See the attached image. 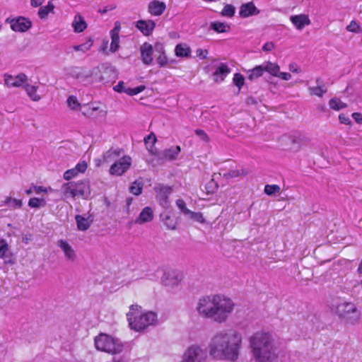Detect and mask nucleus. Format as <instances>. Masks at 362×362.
I'll return each mask as SVG.
<instances>
[{
	"label": "nucleus",
	"instance_id": "21",
	"mask_svg": "<svg viewBox=\"0 0 362 362\" xmlns=\"http://www.w3.org/2000/svg\"><path fill=\"white\" fill-rule=\"evenodd\" d=\"M259 13V10L253 2L243 4L240 8L239 14L242 18H247Z\"/></svg>",
	"mask_w": 362,
	"mask_h": 362
},
{
	"label": "nucleus",
	"instance_id": "39",
	"mask_svg": "<svg viewBox=\"0 0 362 362\" xmlns=\"http://www.w3.org/2000/svg\"><path fill=\"white\" fill-rule=\"evenodd\" d=\"M186 217L200 223H204L205 222V219L203 216V214L200 212H194L192 211L191 210L187 211Z\"/></svg>",
	"mask_w": 362,
	"mask_h": 362
},
{
	"label": "nucleus",
	"instance_id": "64",
	"mask_svg": "<svg viewBox=\"0 0 362 362\" xmlns=\"http://www.w3.org/2000/svg\"><path fill=\"white\" fill-rule=\"evenodd\" d=\"M33 192H34V191H33V185H32V186H31L28 189H27V190L25 191V193H26L28 195H29V194H32Z\"/></svg>",
	"mask_w": 362,
	"mask_h": 362
},
{
	"label": "nucleus",
	"instance_id": "17",
	"mask_svg": "<svg viewBox=\"0 0 362 362\" xmlns=\"http://www.w3.org/2000/svg\"><path fill=\"white\" fill-rule=\"evenodd\" d=\"M87 167L86 161L79 162L75 168L66 170L64 173L63 177L66 180H70L78 176L79 173H83L86 170Z\"/></svg>",
	"mask_w": 362,
	"mask_h": 362
},
{
	"label": "nucleus",
	"instance_id": "58",
	"mask_svg": "<svg viewBox=\"0 0 362 362\" xmlns=\"http://www.w3.org/2000/svg\"><path fill=\"white\" fill-rule=\"evenodd\" d=\"M274 45L272 42H266L263 47L262 49L265 52L271 51L274 49Z\"/></svg>",
	"mask_w": 362,
	"mask_h": 362
},
{
	"label": "nucleus",
	"instance_id": "50",
	"mask_svg": "<svg viewBox=\"0 0 362 362\" xmlns=\"http://www.w3.org/2000/svg\"><path fill=\"white\" fill-rule=\"evenodd\" d=\"M234 84L238 87L239 90L242 88L244 84L245 78L243 76L239 73H236L233 76V78Z\"/></svg>",
	"mask_w": 362,
	"mask_h": 362
},
{
	"label": "nucleus",
	"instance_id": "12",
	"mask_svg": "<svg viewBox=\"0 0 362 362\" xmlns=\"http://www.w3.org/2000/svg\"><path fill=\"white\" fill-rule=\"evenodd\" d=\"M182 279V274L181 272L175 270H169L165 272L162 277V282L165 286L173 288L177 286Z\"/></svg>",
	"mask_w": 362,
	"mask_h": 362
},
{
	"label": "nucleus",
	"instance_id": "57",
	"mask_svg": "<svg viewBox=\"0 0 362 362\" xmlns=\"http://www.w3.org/2000/svg\"><path fill=\"white\" fill-rule=\"evenodd\" d=\"M197 56L200 59H206L208 54V51L206 49H198L196 51Z\"/></svg>",
	"mask_w": 362,
	"mask_h": 362
},
{
	"label": "nucleus",
	"instance_id": "48",
	"mask_svg": "<svg viewBox=\"0 0 362 362\" xmlns=\"http://www.w3.org/2000/svg\"><path fill=\"white\" fill-rule=\"evenodd\" d=\"M235 8L230 4H227L224 6L221 11V15L226 17H232L234 16Z\"/></svg>",
	"mask_w": 362,
	"mask_h": 362
},
{
	"label": "nucleus",
	"instance_id": "55",
	"mask_svg": "<svg viewBox=\"0 0 362 362\" xmlns=\"http://www.w3.org/2000/svg\"><path fill=\"white\" fill-rule=\"evenodd\" d=\"M339 120L341 124H344L346 125H350L351 122L348 116H346L344 114H340L339 115Z\"/></svg>",
	"mask_w": 362,
	"mask_h": 362
},
{
	"label": "nucleus",
	"instance_id": "30",
	"mask_svg": "<svg viewBox=\"0 0 362 362\" xmlns=\"http://www.w3.org/2000/svg\"><path fill=\"white\" fill-rule=\"evenodd\" d=\"M247 78L250 81H254L259 77H261L264 73V68L262 64L256 66L252 69H249L247 71Z\"/></svg>",
	"mask_w": 362,
	"mask_h": 362
},
{
	"label": "nucleus",
	"instance_id": "11",
	"mask_svg": "<svg viewBox=\"0 0 362 362\" xmlns=\"http://www.w3.org/2000/svg\"><path fill=\"white\" fill-rule=\"evenodd\" d=\"M66 72L68 76L79 81H85L92 76V72L85 67L71 66L66 69Z\"/></svg>",
	"mask_w": 362,
	"mask_h": 362
},
{
	"label": "nucleus",
	"instance_id": "24",
	"mask_svg": "<svg viewBox=\"0 0 362 362\" xmlns=\"http://www.w3.org/2000/svg\"><path fill=\"white\" fill-rule=\"evenodd\" d=\"M165 9V4L158 0H153L148 4V12L153 16H160Z\"/></svg>",
	"mask_w": 362,
	"mask_h": 362
},
{
	"label": "nucleus",
	"instance_id": "38",
	"mask_svg": "<svg viewBox=\"0 0 362 362\" xmlns=\"http://www.w3.org/2000/svg\"><path fill=\"white\" fill-rule=\"evenodd\" d=\"M143 185L144 184L141 180H136L132 182L129 187V191L134 195H139L142 192Z\"/></svg>",
	"mask_w": 362,
	"mask_h": 362
},
{
	"label": "nucleus",
	"instance_id": "9",
	"mask_svg": "<svg viewBox=\"0 0 362 362\" xmlns=\"http://www.w3.org/2000/svg\"><path fill=\"white\" fill-rule=\"evenodd\" d=\"M131 165L132 158L127 156H123L111 165L110 173L113 175L120 176L130 168Z\"/></svg>",
	"mask_w": 362,
	"mask_h": 362
},
{
	"label": "nucleus",
	"instance_id": "41",
	"mask_svg": "<svg viewBox=\"0 0 362 362\" xmlns=\"http://www.w3.org/2000/svg\"><path fill=\"white\" fill-rule=\"evenodd\" d=\"M111 37V44L110 47V51L111 52H117L119 48V36L115 32Z\"/></svg>",
	"mask_w": 362,
	"mask_h": 362
},
{
	"label": "nucleus",
	"instance_id": "36",
	"mask_svg": "<svg viewBox=\"0 0 362 362\" xmlns=\"http://www.w3.org/2000/svg\"><path fill=\"white\" fill-rule=\"evenodd\" d=\"M77 228L80 230H86L90 226V221L88 218H85L80 215H76L75 217Z\"/></svg>",
	"mask_w": 362,
	"mask_h": 362
},
{
	"label": "nucleus",
	"instance_id": "56",
	"mask_svg": "<svg viewBox=\"0 0 362 362\" xmlns=\"http://www.w3.org/2000/svg\"><path fill=\"white\" fill-rule=\"evenodd\" d=\"M276 77H279L281 79L288 81L291 78V75L289 73L286 72H280V70L279 71L278 74Z\"/></svg>",
	"mask_w": 362,
	"mask_h": 362
},
{
	"label": "nucleus",
	"instance_id": "37",
	"mask_svg": "<svg viewBox=\"0 0 362 362\" xmlns=\"http://www.w3.org/2000/svg\"><path fill=\"white\" fill-rule=\"evenodd\" d=\"M93 45V40L92 38H89L86 42L73 46V49L75 52H86L88 51Z\"/></svg>",
	"mask_w": 362,
	"mask_h": 362
},
{
	"label": "nucleus",
	"instance_id": "10",
	"mask_svg": "<svg viewBox=\"0 0 362 362\" xmlns=\"http://www.w3.org/2000/svg\"><path fill=\"white\" fill-rule=\"evenodd\" d=\"M154 190L156 192V198L160 205L165 209L168 208L170 205L168 196L172 192L171 187L159 184L155 186Z\"/></svg>",
	"mask_w": 362,
	"mask_h": 362
},
{
	"label": "nucleus",
	"instance_id": "44",
	"mask_svg": "<svg viewBox=\"0 0 362 362\" xmlns=\"http://www.w3.org/2000/svg\"><path fill=\"white\" fill-rule=\"evenodd\" d=\"M8 250L9 247L7 241L5 239L0 238V258L4 259L6 257Z\"/></svg>",
	"mask_w": 362,
	"mask_h": 362
},
{
	"label": "nucleus",
	"instance_id": "33",
	"mask_svg": "<svg viewBox=\"0 0 362 362\" xmlns=\"http://www.w3.org/2000/svg\"><path fill=\"white\" fill-rule=\"evenodd\" d=\"M175 55L179 57H188L191 54V49L185 44H178L175 49Z\"/></svg>",
	"mask_w": 362,
	"mask_h": 362
},
{
	"label": "nucleus",
	"instance_id": "31",
	"mask_svg": "<svg viewBox=\"0 0 362 362\" xmlns=\"http://www.w3.org/2000/svg\"><path fill=\"white\" fill-rule=\"evenodd\" d=\"M38 87L30 84H25L24 89L29 98L33 101H39L41 97L37 93Z\"/></svg>",
	"mask_w": 362,
	"mask_h": 362
},
{
	"label": "nucleus",
	"instance_id": "34",
	"mask_svg": "<svg viewBox=\"0 0 362 362\" xmlns=\"http://www.w3.org/2000/svg\"><path fill=\"white\" fill-rule=\"evenodd\" d=\"M317 86L315 87H309L308 90L310 95H315L319 97H322L323 94L327 92V88L324 84H320V78L316 80Z\"/></svg>",
	"mask_w": 362,
	"mask_h": 362
},
{
	"label": "nucleus",
	"instance_id": "53",
	"mask_svg": "<svg viewBox=\"0 0 362 362\" xmlns=\"http://www.w3.org/2000/svg\"><path fill=\"white\" fill-rule=\"evenodd\" d=\"M6 204L12 203L13 206L16 208H20L22 205V202L21 200L16 199H12L11 197H8L6 200Z\"/></svg>",
	"mask_w": 362,
	"mask_h": 362
},
{
	"label": "nucleus",
	"instance_id": "49",
	"mask_svg": "<svg viewBox=\"0 0 362 362\" xmlns=\"http://www.w3.org/2000/svg\"><path fill=\"white\" fill-rule=\"evenodd\" d=\"M346 30L349 32L355 33H362V29L360 25L354 21H352L349 25L346 27Z\"/></svg>",
	"mask_w": 362,
	"mask_h": 362
},
{
	"label": "nucleus",
	"instance_id": "16",
	"mask_svg": "<svg viewBox=\"0 0 362 362\" xmlns=\"http://www.w3.org/2000/svg\"><path fill=\"white\" fill-rule=\"evenodd\" d=\"M31 21L24 17H19L11 21V28L16 32H25L31 27Z\"/></svg>",
	"mask_w": 362,
	"mask_h": 362
},
{
	"label": "nucleus",
	"instance_id": "32",
	"mask_svg": "<svg viewBox=\"0 0 362 362\" xmlns=\"http://www.w3.org/2000/svg\"><path fill=\"white\" fill-rule=\"evenodd\" d=\"M262 64L264 68V72H267L274 76H276V75L279 73V71L280 70L279 66L276 63H273L268 61L264 62Z\"/></svg>",
	"mask_w": 362,
	"mask_h": 362
},
{
	"label": "nucleus",
	"instance_id": "23",
	"mask_svg": "<svg viewBox=\"0 0 362 362\" xmlns=\"http://www.w3.org/2000/svg\"><path fill=\"white\" fill-rule=\"evenodd\" d=\"M155 52L158 54L157 57V62L160 66L163 67L168 64V59L165 53V49L163 44L160 42H156L154 45Z\"/></svg>",
	"mask_w": 362,
	"mask_h": 362
},
{
	"label": "nucleus",
	"instance_id": "20",
	"mask_svg": "<svg viewBox=\"0 0 362 362\" xmlns=\"http://www.w3.org/2000/svg\"><path fill=\"white\" fill-rule=\"evenodd\" d=\"M156 23L152 20H139L136 23V27L144 35H150L154 30Z\"/></svg>",
	"mask_w": 362,
	"mask_h": 362
},
{
	"label": "nucleus",
	"instance_id": "60",
	"mask_svg": "<svg viewBox=\"0 0 362 362\" xmlns=\"http://www.w3.org/2000/svg\"><path fill=\"white\" fill-rule=\"evenodd\" d=\"M44 0H31L30 4L33 7H37L43 3Z\"/></svg>",
	"mask_w": 362,
	"mask_h": 362
},
{
	"label": "nucleus",
	"instance_id": "45",
	"mask_svg": "<svg viewBox=\"0 0 362 362\" xmlns=\"http://www.w3.org/2000/svg\"><path fill=\"white\" fill-rule=\"evenodd\" d=\"M68 106L73 110H76L81 107L77 98L74 95H70L67 99Z\"/></svg>",
	"mask_w": 362,
	"mask_h": 362
},
{
	"label": "nucleus",
	"instance_id": "19",
	"mask_svg": "<svg viewBox=\"0 0 362 362\" xmlns=\"http://www.w3.org/2000/svg\"><path fill=\"white\" fill-rule=\"evenodd\" d=\"M57 246L63 251L64 257L67 261L74 262L76 258V255L71 245L64 240H60L57 242Z\"/></svg>",
	"mask_w": 362,
	"mask_h": 362
},
{
	"label": "nucleus",
	"instance_id": "42",
	"mask_svg": "<svg viewBox=\"0 0 362 362\" xmlns=\"http://www.w3.org/2000/svg\"><path fill=\"white\" fill-rule=\"evenodd\" d=\"M329 107L334 110H339L346 107V104L338 98H332L329 103Z\"/></svg>",
	"mask_w": 362,
	"mask_h": 362
},
{
	"label": "nucleus",
	"instance_id": "14",
	"mask_svg": "<svg viewBox=\"0 0 362 362\" xmlns=\"http://www.w3.org/2000/svg\"><path fill=\"white\" fill-rule=\"evenodd\" d=\"M27 79V76L24 74H20L15 76L6 74L4 75V84L8 88H18L24 85Z\"/></svg>",
	"mask_w": 362,
	"mask_h": 362
},
{
	"label": "nucleus",
	"instance_id": "61",
	"mask_svg": "<svg viewBox=\"0 0 362 362\" xmlns=\"http://www.w3.org/2000/svg\"><path fill=\"white\" fill-rule=\"evenodd\" d=\"M119 30H120V25L118 22H116L115 28L110 31V35H112L115 32H116V33L117 35H119Z\"/></svg>",
	"mask_w": 362,
	"mask_h": 362
},
{
	"label": "nucleus",
	"instance_id": "5",
	"mask_svg": "<svg viewBox=\"0 0 362 362\" xmlns=\"http://www.w3.org/2000/svg\"><path fill=\"white\" fill-rule=\"evenodd\" d=\"M59 191L64 200L76 197L88 199L90 195V182L87 180L68 182L61 186Z\"/></svg>",
	"mask_w": 362,
	"mask_h": 362
},
{
	"label": "nucleus",
	"instance_id": "40",
	"mask_svg": "<svg viewBox=\"0 0 362 362\" xmlns=\"http://www.w3.org/2000/svg\"><path fill=\"white\" fill-rule=\"evenodd\" d=\"M46 201L44 198L33 197L29 199L28 206L31 208H40L46 206Z\"/></svg>",
	"mask_w": 362,
	"mask_h": 362
},
{
	"label": "nucleus",
	"instance_id": "28",
	"mask_svg": "<svg viewBox=\"0 0 362 362\" xmlns=\"http://www.w3.org/2000/svg\"><path fill=\"white\" fill-rule=\"evenodd\" d=\"M72 27L75 33H81L87 28V24L81 16L76 15L72 22Z\"/></svg>",
	"mask_w": 362,
	"mask_h": 362
},
{
	"label": "nucleus",
	"instance_id": "63",
	"mask_svg": "<svg viewBox=\"0 0 362 362\" xmlns=\"http://www.w3.org/2000/svg\"><path fill=\"white\" fill-rule=\"evenodd\" d=\"M170 220V218L168 216L165 218V224L168 226L169 228L174 229L175 228V224L168 225V221Z\"/></svg>",
	"mask_w": 362,
	"mask_h": 362
},
{
	"label": "nucleus",
	"instance_id": "29",
	"mask_svg": "<svg viewBox=\"0 0 362 362\" xmlns=\"http://www.w3.org/2000/svg\"><path fill=\"white\" fill-rule=\"evenodd\" d=\"M209 29L214 30L218 33H227L230 30V26L220 21H213L210 23Z\"/></svg>",
	"mask_w": 362,
	"mask_h": 362
},
{
	"label": "nucleus",
	"instance_id": "7",
	"mask_svg": "<svg viewBox=\"0 0 362 362\" xmlns=\"http://www.w3.org/2000/svg\"><path fill=\"white\" fill-rule=\"evenodd\" d=\"M336 313L347 324L350 325L356 324L361 317L360 312L351 303L344 302L339 303L336 308Z\"/></svg>",
	"mask_w": 362,
	"mask_h": 362
},
{
	"label": "nucleus",
	"instance_id": "2",
	"mask_svg": "<svg viewBox=\"0 0 362 362\" xmlns=\"http://www.w3.org/2000/svg\"><path fill=\"white\" fill-rule=\"evenodd\" d=\"M234 308L235 303L230 298L217 294L201 297L196 310L200 317L221 324L227 321Z\"/></svg>",
	"mask_w": 362,
	"mask_h": 362
},
{
	"label": "nucleus",
	"instance_id": "6",
	"mask_svg": "<svg viewBox=\"0 0 362 362\" xmlns=\"http://www.w3.org/2000/svg\"><path fill=\"white\" fill-rule=\"evenodd\" d=\"M95 346L98 350L111 354L120 353L123 349V345L119 339L103 333L95 338Z\"/></svg>",
	"mask_w": 362,
	"mask_h": 362
},
{
	"label": "nucleus",
	"instance_id": "59",
	"mask_svg": "<svg viewBox=\"0 0 362 362\" xmlns=\"http://www.w3.org/2000/svg\"><path fill=\"white\" fill-rule=\"evenodd\" d=\"M352 117L357 123H362V115L358 112H354L352 114Z\"/></svg>",
	"mask_w": 362,
	"mask_h": 362
},
{
	"label": "nucleus",
	"instance_id": "8",
	"mask_svg": "<svg viewBox=\"0 0 362 362\" xmlns=\"http://www.w3.org/2000/svg\"><path fill=\"white\" fill-rule=\"evenodd\" d=\"M206 351L198 345H192L185 351L182 362H205Z\"/></svg>",
	"mask_w": 362,
	"mask_h": 362
},
{
	"label": "nucleus",
	"instance_id": "62",
	"mask_svg": "<svg viewBox=\"0 0 362 362\" xmlns=\"http://www.w3.org/2000/svg\"><path fill=\"white\" fill-rule=\"evenodd\" d=\"M289 70L292 72L296 73H298L300 71V69L294 64H291L289 65Z\"/></svg>",
	"mask_w": 362,
	"mask_h": 362
},
{
	"label": "nucleus",
	"instance_id": "47",
	"mask_svg": "<svg viewBox=\"0 0 362 362\" xmlns=\"http://www.w3.org/2000/svg\"><path fill=\"white\" fill-rule=\"evenodd\" d=\"M247 172L244 169H239V170H230L227 174H225L224 176L227 178L230 177H237L239 176H243L247 175Z\"/></svg>",
	"mask_w": 362,
	"mask_h": 362
},
{
	"label": "nucleus",
	"instance_id": "35",
	"mask_svg": "<svg viewBox=\"0 0 362 362\" xmlns=\"http://www.w3.org/2000/svg\"><path fill=\"white\" fill-rule=\"evenodd\" d=\"M157 139L153 133H151L146 137L144 138V143L146 146L148 151L153 155H156V152L153 149V146L156 142Z\"/></svg>",
	"mask_w": 362,
	"mask_h": 362
},
{
	"label": "nucleus",
	"instance_id": "1",
	"mask_svg": "<svg viewBox=\"0 0 362 362\" xmlns=\"http://www.w3.org/2000/svg\"><path fill=\"white\" fill-rule=\"evenodd\" d=\"M242 334L234 329L216 332L209 344V354L216 360L234 362L238 360L242 347Z\"/></svg>",
	"mask_w": 362,
	"mask_h": 362
},
{
	"label": "nucleus",
	"instance_id": "26",
	"mask_svg": "<svg viewBox=\"0 0 362 362\" xmlns=\"http://www.w3.org/2000/svg\"><path fill=\"white\" fill-rule=\"evenodd\" d=\"M180 147L179 146H171L165 149L160 156V158L168 160H175L180 153Z\"/></svg>",
	"mask_w": 362,
	"mask_h": 362
},
{
	"label": "nucleus",
	"instance_id": "22",
	"mask_svg": "<svg viewBox=\"0 0 362 362\" xmlns=\"http://www.w3.org/2000/svg\"><path fill=\"white\" fill-rule=\"evenodd\" d=\"M113 89L118 93H125L129 95H135L142 92L145 89V86H139L134 88H126L124 87V83L123 81H119L115 86H114Z\"/></svg>",
	"mask_w": 362,
	"mask_h": 362
},
{
	"label": "nucleus",
	"instance_id": "13",
	"mask_svg": "<svg viewBox=\"0 0 362 362\" xmlns=\"http://www.w3.org/2000/svg\"><path fill=\"white\" fill-rule=\"evenodd\" d=\"M83 114L88 117L105 119L107 117V110L101 109L98 106H95L94 103L83 105Z\"/></svg>",
	"mask_w": 362,
	"mask_h": 362
},
{
	"label": "nucleus",
	"instance_id": "4",
	"mask_svg": "<svg viewBox=\"0 0 362 362\" xmlns=\"http://www.w3.org/2000/svg\"><path fill=\"white\" fill-rule=\"evenodd\" d=\"M127 320L132 329L141 331L148 326L153 325L157 320L156 313L153 312H141V307L132 305L127 314Z\"/></svg>",
	"mask_w": 362,
	"mask_h": 362
},
{
	"label": "nucleus",
	"instance_id": "27",
	"mask_svg": "<svg viewBox=\"0 0 362 362\" xmlns=\"http://www.w3.org/2000/svg\"><path fill=\"white\" fill-rule=\"evenodd\" d=\"M153 214L151 207L146 206L139 214L138 218L136 219V223L142 224L146 222L151 221L153 219Z\"/></svg>",
	"mask_w": 362,
	"mask_h": 362
},
{
	"label": "nucleus",
	"instance_id": "52",
	"mask_svg": "<svg viewBox=\"0 0 362 362\" xmlns=\"http://www.w3.org/2000/svg\"><path fill=\"white\" fill-rule=\"evenodd\" d=\"M176 205L185 216H187V211H190L186 207L185 202L182 199H177Z\"/></svg>",
	"mask_w": 362,
	"mask_h": 362
},
{
	"label": "nucleus",
	"instance_id": "51",
	"mask_svg": "<svg viewBox=\"0 0 362 362\" xmlns=\"http://www.w3.org/2000/svg\"><path fill=\"white\" fill-rule=\"evenodd\" d=\"M33 191L35 194H40L41 193H47L49 191L52 192L53 189L51 187L46 188L42 186H35L33 185Z\"/></svg>",
	"mask_w": 362,
	"mask_h": 362
},
{
	"label": "nucleus",
	"instance_id": "18",
	"mask_svg": "<svg viewBox=\"0 0 362 362\" xmlns=\"http://www.w3.org/2000/svg\"><path fill=\"white\" fill-rule=\"evenodd\" d=\"M290 21L294 27L299 30H303L305 26L311 23L309 16L304 13L291 16Z\"/></svg>",
	"mask_w": 362,
	"mask_h": 362
},
{
	"label": "nucleus",
	"instance_id": "46",
	"mask_svg": "<svg viewBox=\"0 0 362 362\" xmlns=\"http://www.w3.org/2000/svg\"><path fill=\"white\" fill-rule=\"evenodd\" d=\"M280 187L277 185H266L264 192L267 195L272 196L280 192Z\"/></svg>",
	"mask_w": 362,
	"mask_h": 362
},
{
	"label": "nucleus",
	"instance_id": "3",
	"mask_svg": "<svg viewBox=\"0 0 362 362\" xmlns=\"http://www.w3.org/2000/svg\"><path fill=\"white\" fill-rule=\"evenodd\" d=\"M250 344L256 362H278L276 348L269 333H255L250 337Z\"/></svg>",
	"mask_w": 362,
	"mask_h": 362
},
{
	"label": "nucleus",
	"instance_id": "54",
	"mask_svg": "<svg viewBox=\"0 0 362 362\" xmlns=\"http://www.w3.org/2000/svg\"><path fill=\"white\" fill-rule=\"evenodd\" d=\"M195 134L204 141H209V139L207 134L202 129H197Z\"/></svg>",
	"mask_w": 362,
	"mask_h": 362
},
{
	"label": "nucleus",
	"instance_id": "43",
	"mask_svg": "<svg viewBox=\"0 0 362 362\" xmlns=\"http://www.w3.org/2000/svg\"><path fill=\"white\" fill-rule=\"evenodd\" d=\"M54 6L52 2H49L47 6H42L38 11V15L41 18H45L53 9Z\"/></svg>",
	"mask_w": 362,
	"mask_h": 362
},
{
	"label": "nucleus",
	"instance_id": "15",
	"mask_svg": "<svg viewBox=\"0 0 362 362\" xmlns=\"http://www.w3.org/2000/svg\"><path fill=\"white\" fill-rule=\"evenodd\" d=\"M141 59L146 65H150L153 62V54L155 52L154 45L144 42L140 47Z\"/></svg>",
	"mask_w": 362,
	"mask_h": 362
},
{
	"label": "nucleus",
	"instance_id": "25",
	"mask_svg": "<svg viewBox=\"0 0 362 362\" xmlns=\"http://www.w3.org/2000/svg\"><path fill=\"white\" fill-rule=\"evenodd\" d=\"M230 72V68L226 64H220L214 73V81L221 82L224 80L226 76Z\"/></svg>",
	"mask_w": 362,
	"mask_h": 362
}]
</instances>
